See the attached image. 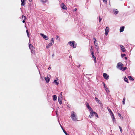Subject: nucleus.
Returning a JSON list of instances; mask_svg holds the SVG:
<instances>
[{"label":"nucleus","instance_id":"e433bc0d","mask_svg":"<svg viewBox=\"0 0 135 135\" xmlns=\"http://www.w3.org/2000/svg\"><path fill=\"white\" fill-rule=\"evenodd\" d=\"M56 36L57 37L56 40H59H59H60V38H59V36H58L57 35Z\"/></svg>","mask_w":135,"mask_h":135},{"label":"nucleus","instance_id":"9d476101","mask_svg":"<svg viewBox=\"0 0 135 135\" xmlns=\"http://www.w3.org/2000/svg\"><path fill=\"white\" fill-rule=\"evenodd\" d=\"M62 98L60 96L58 97V100L60 104H62Z\"/></svg>","mask_w":135,"mask_h":135},{"label":"nucleus","instance_id":"5701e85b","mask_svg":"<svg viewBox=\"0 0 135 135\" xmlns=\"http://www.w3.org/2000/svg\"><path fill=\"white\" fill-rule=\"evenodd\" d=\"M61 128L62 129V130L63 131V132H64V133H65V134L66 135H69V134H68L66 132V131L62 127H61Z\"/></svg>","mask_w":135,"mask_h":135},{"label":"nucleus","instance_id":"393cba45","mask_svg":"<svg viewBox=\"0 0 135 135\" xmlns=\"http://www.w3.org/2000/svg\"><path fill=\"white\" fill-rule=\"evenodd\" d=\"M125 100H126L125 98H124L123 100V101H122L123 104V105H124L125 104Z\"/></svg>","mask_w":135,"mask_h":135},{"label":"nucleus","instance_id":"f3484780","mask_svg":"<svg viewBox=\"0 0 135 135\" xmlns=\"http://www.w3.org/2000/svg\"><path fill=\"white\" fill-rule=\"evenodd\" d=\"M124 26H122L121 27L120 29V32H122L124 30Z\"/></svg>","mask_w":135,"mask_h":135},{"label":"nucleus","instance_id":"c9c22d12","mask_svg":"<svg viewBox=\"0 0 135 135\" xmlns=\"http://www.w3.org/2000/svg\"><path fill=\"white\" fill-rule=\"evenodd\" d=\"M119 129H120V131L122 133L123 130H122V127H121L120 126H119Z\"/></svg>","mask_w":135,"mask_h":135},{"label":"nucleus","instance_id":"f03ea898","mask_svg":"<svg viewBox=\"0 0 135 135\" xmlns=\"http://www.w3.org/2000/svg\"><path fill=\"white\" fill-rule=\"evenodd\" d=\"M29 47L30 49L31 50V53L35 55V48L31 44L29 45Z\"/></svg>","mask_w":135,"mask_h":135},{"label":"nucleus","instance_id":"f257e3e1","mask_svg":"<svg viewBox=\"0 0 135 135\" xmlns=\"http://www.w3.org/2000/svg\"><path fill=\"white\" fill-rule=\"evenodd\" d=\"M72 120L75 121H78L76 113L74 111H72L70 116Z\"/></svg>","mask_w":135,"mask_h":135},{"label":"nucleus","instance_id":"bb28decb","mask_svg":"<svg viewBox=\"0 0 135 135\" xmlns=\"http://www.w3.org/2000/svg\"><path fill=\"white\" fill-rule=\"evenodd\" d=\"M22 18L24 20H25L27 18L26 16H24V15L22 16Z\"/></svg>","mask_w":135,"mask_h":135},{"label":"nucleus","instance_id":"6e6552de","mask_svg":"<svg viewBox=\"0 0 135 135\" xmlns=\"http://www.w3.org/2000/svg\"><path fill=\"white\" fill-rule=\"evenodd\" d=\"M60 6L61 8L64 9H66L67 7L64 3H62L60 5Z\"/></svg>","mask_w":135,"mask_h":135},{"label":"nucleus","instance_id":"423d86ee","mask_svg":"<svg viewBox=\"0 0 135 135\" xmlns=\"http://www.w3.org/2000/svg\"><path fill=\"white\" fill-rule=\"evenodd\" d=\"M103 76L104 77V78L106 80H108L109 78V75L106 73H103Z\"/></svg>","mask_w":135,"mask_h":135},{"label":"nucleus","instance_id":"6ab92c4d","mask_svg":"<svg viewBox=\"0 0 135 135\" xmlns=\"http://www.w3.org/2000/svg\"><path fill=\"white\" fill-rule=\"evenodd\" d=\"M53 100L54 101L56 100H57V97L55 95H54L53 96Z\"/></svg>","mask_w":135,"mask_h":135},{"label":"nucleus","instance_id":"20e7f679","mask_svg":"<svg viewBox=\"0 0 135 135\" xmlns=\"http://www.w3.org/2000/svg\"><path fill=\"white\" fill-rule=\"evenodd\" d=\"M68 43L70 46L73 47L74 48H75L76 47V45L75 44V42L74 41L71 42L69 41L68 42Z\"/></svg>","mask_w":135,"mask_h":135},{"label":"nucleus","instance_id":"49530a36","mask_svg":"<svg viewBox=\"0 0 135 135\" xmlns=\"http://www.w3.org/2000/svg\"><path fill=\"white\" fill-rule=\"evenodd\" d=\"M25 20H23V21H22V22L23 23H25Z\"/></svg>","mask_w":135,"mask_h":135},{"label":"nucleus","instance_id":"7c9ffc66","mask_svg":"<svg viewBox=\"0 0 135 135\" xmlns=\"http://www.w3.org/2000/svg\"><path fill=\"white\" fill-rule=\"evenodd\" d=\"M97 41H94V44L97 47V46L98 45V44L97 43Z\"/></svg>","mask_w":135,"mask_h":135},{"label":"nucleus","instance_id":"ea45409f","mask_svg":"<svg viewBox=\"0 0 135 135\" xmlns=\"http://www.w3.org/2000/svg\"><path fill=\"white\" fill-rule=\"evenodd\" d=\"M103 1L104 3H106L107 0H103Z\"/></svg>","mask_w":135,"mask_h":135},{"label":"nucleus","instance_id":"f704fd0d","mask_svg":"<svg viewBox=\"0 0 135 135\" xmlns=\"http://www.w3.org/2000/svg\"><path fill=\"white\" fill-rule=\"evenodd\" d=\"M94 114L95 116L96 117H97V118L98 117V115L97 114V113H96L95 112V113Z\"/></svg>","mask_w":135,"mask_h":135},{"label":"nucleus","instance_id":"a19ab883","mask_svg":"<svg viewBox=\"0 0 135 135\" xmlns=\"http://www.w3.org/2000/svg\"><path fill=\"white\" fill-rule=\"evenodd\" d=\"M102 20V18H101L100 17H99V21L100 22Z\"/></svg>","mask_w":135,"mask_h":135},{"label":"nucleus","instance_id":"dca6fc26","mask_svg":"<svg viewBox=\"0 0 135 135\" xmlns=\"http://www.w3.org/2000/svg\"><path fill=\"white\" fill-rule=\"evenodd\" d=\"M91 54L93 58L94 59V60L95 62H96V57L94 55V52H93V54L91 53Z\"/></svg>","mask_w":135,"mask_h":135},{"label":"nucleus","instance_id":"0eeeda50","mask_svg":"<svg viewBox=\"0 0 135 135\" xmlns=\"http://www.w3.org/2000/svg\"><path fill=\"white\" fill-rule=\"evenodd\" d=\"M109 31V28L108 27H106L105 29V34L107 36L108 33V32Z\"/></svg>","mask_w":135,"mask_h":135},{"label":"nucleus","instance_id":"603ef678","mask_svg":"<svg viewBox=\"0 0 135 135\" xmlns=\"http://www.w3.org/2000/svg\"><path fill=\"white\" fill-rule=\"evenodd\" d=\"M103 84H104V83H103Z\"/></svg>","mask_w":135,"mask_h":135},{"label":"nucleus","instance_id":"a878e982","mask_svg":"<svg viewBox=\"0 0 135 135\" xmlns=\"http://www.w3.org/2000/svg\"><path fill=\"white\" fill-rule=\"evenodd\" d=\"M111 115L112 116V118L113 119V120H115V118L114 117V115L113 113V114H111L110 115Z\"/></svg>","mask_w":135,"mask_h":135},{"label":"nucleus","instance_id":"9b49d317","mask_svg":"<svg viewBox=\"0 0 135 135\" xmlns=\"http://www.w3.org/2000/svg\"><path fill=\"white\" fill-rule=\"evenodd\" d=\"M95 113V112H94L93 111L90 112L89 117L90 118H92L94 116V114Z\"/></svg>","mask_w":135,"mask_h":135},{"label":"nucleus","instance_id":"b1692460","mask_svg":"<svg viewBox=\"0 0 135 135\" xmlns=\"http://www.w3.org/2000/svg\"><path fill=\"white\" fill-rule=\"evenodd\" d=\"M128 78L129 79L131 80L132 81H133V80H134V79L131 76H128Z\"/></svg>","mask_w":135,"mask_h":135},{"label":"nucleus","instance_id":"58836bf2","mask_svg":"<svg viewBox=\"0 0 135 135\" xmlns=\"http://www.w3.org/2000/svg\"><path fill=\"white\" fill-rule=\"evenodd\" d=\"M126 56V54H123L121 55V56L123 57Z\"/></svg>","mask_w":135,"mask_h":135},{"label":"nucleus","instance_id":"864d4df0","mask_svg":"<svg viewBox=\"0 0 135 135\" xmlns=\"http://www.w3.org/2000/svg\"><path fill=\"white\" fill-rule=\"evenodd\" d=\"M113 135V134H112V135Z\"/></svg>","mask_w":135,"mask_h":135},{"label":"nucleus","instance_id":"2f4dec72","mask_svg":"<svg viewBox=\"0 0 135 135\" xmlns=\"http://www.w3.org/2000/svg\"><path fill=\"white\" fill-rule=\"evenodd\" d=\"M26 32H27V35L28 37H29V36H30V34H29V33L28 32V30H26Z\"/></svg>","mask_w":135,"mask_h":135},{"label":"nucleus","instance_id":"c85d7f7f","mask_svg":"<svg viewBox=\"0 0 135 135\" xmlns=\"http://www.w3.org/2000/svg\"><path fill=\"white\" fill-rule=\"evenodd\" d=\"M95 100L98 103H99V102L100 101L96 97H95Z\"/></svg>","mask_w":135,"mask_h":135},{"label":"nucleus","instance_id":"aec40b11","mask_svg":"<svg viewBox=\"0 0 135 135\" xmlns=\"http://www.w3.org/2000/svg\"><path fill=\"white\" fill-rule=\"evenodd\" d=\"M114 12L115 14L116 15L117 14L118 12V11L117 9H115L114 10Z\"/></svg>","mask_w":135,"mask_h":135},{"label":"nucleus","instance_id":"cd10ccee","mask_svg":"<svg viewBox=\"0 0 135 135\" xmlns=\"http://www.w3.org/2000/svg\"><path fill=\"white\" fill-rule=\"evenodd\" d=\"M88 109H89V111H90V112L93 111L92 108L90 107L88 108Z\"/></svg>","mask_w":135,"mask_h":135},{"label":"nucleus","instance_id":"ddd939ff","mask_svg":"<svg viewBox=\"0 0 135 135\" xmlns=\"http://www.w3.org/2000/svg\"><path fill=\"white\" fill-rule=\"evenodd\" d=\"M120 47L121 49V50L123 52H125L126 51V49L124 47L123 45L120 46Z\"/></svg>","mask_w":135,"mask_h":135},{"label":"nucleus","instance_id":"39448f33","mask_svg":"<svg viewBox=\"0 0 135 135\" xmlns=\"http://www.w3.org/2000/svg\"><path fill=\"white\" fill-rule=\"evenodd\" d=\"M123 64L121 62H119L118 63L117 65V68L119 69L120 70H122L123 69V67H122V65Z\"/></svg>","mask_w":135,"mask_h":135},{"label":"nucleus","instance_id":"f8f14e48","mask_svg":"<svg viewBox=\"0 0 135 135\" xmlns=\"http://www.w3.org/2000/svg\"><path fill=\"white\" fill-rule=\"evenodd\" d=\"M104 86L107 93H109V91L107 86L106 85H104Z\"/></svg>","mask_w":135,"mask_h":135},{"label":"nucleus","instance_id":"a18cd8bd","mask_svg":"<svg viewBox=\"0 0 135 135\" xmlns=\"http://www.w3.org/2000/svg\"><path fill=\"white\" fill-rule=\"evenodd\" d=\"M51 68V67H49V68H48V69L49 70H50V69Z\"/></svg>","mask_w":135,"mask_h":135},{"label":"nucleus","instance_id":"4c0bfd02","mask_svg":"<svg viewBox=\"0 0 135 135\" xmlns=\"http://www.w3.org/2000/svg\"><path fill=\"white\" fill-rule=\"evenodd\" d=\"M127 67H124L123 68V70H125L127 69Z\"/></svg>","mask_w":135,"mask_h":135},{"label":"nucleus","instance_id":"c03bdc74","mask_svg":"<svg viewBox=\"0 0 135 135\" xmlns=\"http://www.w3.org/2000/svg\"><path fill=\"white\" fill-rule=\"evenodd\" d=\"M77 8H75L74 9L73 11H76L77 10Z\"/></svg>","mask_w":135,"mask_h":135},{"label":"nucleus","instance_id":"a211bd4d","mask_svg":"<svg viewBox=\"0 0 135 135\" xmlns=\"http://www.w3.org/2000/svg\"><path fill=\"white\" fill-rule=\"evenodd\" d=\"M45 79L46 81V82L47 83H48L50 80V78H49L48 77H45Z\"/></svg>","mask_w":135,"mask_h":135},{"label":"nucleus","instance_id":"3c124183","mask_svg":"<svg viewBox=\"0 0 135 135\" xmlns=\"http://www.w3.org/2000/svg\"><path fill=\"white\" fill-rule=\"evenodd\" d=\"M62 92H61V93H60V94H61V95H62Z\"/></svg>","mask_w":135,"mask_h":135},{"label":"nucleus","instance_id":"7ed1b4c3","mask_svg":"<svg viewBox=\"0 0 135 135\" xmlns=\"http://www.w3.org/2000/svg\"><path fill=\"white\" fill-rule=\"evenodd\" d=\"M54 38H52L50 41V43L47 46H46V48L47 49L49 48L54 44Z\"/></svg>","mask_w":135,"mask_h":135},{"label":"nucleus","instance_id":"2eb2a0df","mask_svg":"<svg viewBox=\"0 0 135 135\" xmlns=\"http://www.w3.org/2000/svg\"><path fill=\"white\" fill-rule=\"evenodd\" d=\"M25 0H21V6H24L25 4Z\"/></svg>","mask_w":135,"mask_h":135},{"label":"nucleus","instance_id":"473e14b6","mask_svg":"<svg viewBox=\"0 0 135 135\" xmlns=\"http://www.w3.org/2000/svg\"><path fill=\"white\" fill-rule=\"evenodd\" d=\"M124 80L127 83H128V79L126 77H125V78H124Z\"/></svg>","mask_w":135,"mask_h":135},{"label":"nucleus","instance_id":"72a5a7b5","mask_svg":"<svg viewBox=\"0 0 135 135\" xmlns=\"http://www.w3.org/2000/svg\"><path fill=\"white\" fill-rule=\"evenodd\" d=\"M86 106L88 108H89V107H90V106L89 104L88 103H86Z\"/></svg>","mask_w":135,"mask_h":135},{"label":"nucleus","instance_id":"c756f323","mask_svg":"<svg viewBox=\"0 0 135 135\" xmlns=\"http://www.w3.org/2000/svg\"><path fill=\"white\" fill-rule=\"evenodd\" d=\"M48 0H41V2L42 3H45Z\"/></svg>","mask_w":135,"mask_h":135},{"label":"nucleus","instance_id":"412c9836","mask_svg":"<svg viewBox=\"0 0 135 135\" xmlns=\"http://www.w3.org/2000/svg\"><path fill=\"white\" fill-rule=\"evenodd\" d=\"M107 108L110 114L111 115V114H113V113L111 109L109 108L108 107Z\"/></svg>","mask_w":135,"mask_h":135},{"label":"nucleus","instance_id":"4468645a","mask_svg":"<svg viewBox=\"0 0 135 135\" xmlns=\"http://www.w3.org/2000/svg\"><path fill=\"white\" fill-rule=\"evenodd\" d=\"M58 80V79L57 78H56L54 80V82L56 84H59V82H58L57 81Z\"/></svg>","mask_w":135,"mask_h":135},{"label":"nucleus","instance_id":"09e8293b","mask_svg":"<svg viewBox=\"0 0 135 135\" xmlns=\"http://www.w3.org/2000/svg\"><path fill=\"white\" fill-rule=\"evenodd\" d=\"M29 2H31V1H32V0H28Z\"/></svg>","mask_w":135,"mask_h":135},{"label":"nucleus","instance_id":"de8ad7c7","mask_svg":"<svg viewBox=\"0 0 135 135\" xmlns=\"http://www.w3.org/2000/svg\"><path fill=\"white\" fill-rule=\"evenodd\" d=\"M54 56V54H53L52 55V57H53Z\"/></svg>","mask_w":135,"mask_h":135},{"label":"nucleus","instance_id":"37998d69","mask_svg":"<svg viewBox=\"0 0 135 135\" xmlns=\"http://www.w3.org/2000/svg\"><path fill=\"white\" fill-rule=\"evenodd\" d=\"M93 39L94 41H97L96 40V39L95 38H93Z\"/></svg>","mask_w":135,"mask_h":135},{"label":"nucleus","instance_id":"79ce46f5","mask_svg":"<svg viewBox=\"0 0 135 135\" xmlns=\"http://www.w3.org/2000/svg\"><path fill=\"white\" fill-rule=\"evenodd\" d=\"M118 116H119L120 117H121V114H119V113H118Z\"/></svg>","mask_w":135,"mask_h":135},{"label":"nucleus","instance_id":"1a4fd4ad","mask_svg":"<svg viewBox=\"0 0 135 135\" xmlns=\"http://www.w3.org/2000/svg\"><path fill=\"white\" fill-rule=\"evenodd\" d=\"M40 35L45 40H48L49 39L48 37L45 35L44 34H40Z\"/></svg>","mask_w":135,"mask_h":135},{"label":"nucleus","instance_id":"8fccbe9b","mask_svg":"<svg viewBox=\"0 0 135 135\" xmlns=\"http://www.w3.org/2000/svg\"><path fill=\"white\" fill-rule=\"evenodd\" d=\"M125 59L127 60V57H125Z\"/></svg>","mask_w":135,"mask_h":135},{"label":"nucleus","instance_id":"4be33fe9","mask_svg":"<svg viewBox=\"0 0 135 135\" xmlns=\"http://www.w3.org/2000/svg\"><path fill=\"white\" fill-rule=\"evenodd\" d=\"M90 51L91 53H93V47L92 46H91V47Z\"/></svg>","mask_w":135,"mask_h":135}]
</instances>
